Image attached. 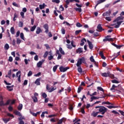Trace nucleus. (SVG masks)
<instances>
[{"label":"nucleus","mask_w":124,"mask_h":124,"mask_svg":"<svg viewBox=\"0 0 124 124\" xmlns=\"http://www.w3.org/2000/svg\"><path fill=\"white\" fill-rule=\"evenodd\" d=\"M120 20H124V16H119L116 19H115L113 21V23H115V22H117L116 24H113L111 25V26H115L114 28L115 29H118V28H120V26H121V25H122V23H123V21H120Z\"/></svg>","instance_id":"nucleus-1"},{"label":"nucleus","mask_w":124,"mask_h":124,"mask_svg":"<svg viewBox=\"0 0 124 124\" xmlns=\"http://www.w3.org/2000/svg\"><path fill=\"white\" fill-rule=\"evenodd\" d=\"M107 108H105V107L102 106L100 108H99L98 112L101 113L102 115H104V114L107 112Z\"/></svg>","instance_id":"nucleus-2"},{"label":"nucleus","mask_w":124,"mask_h":124,"mask_svg":"<svg viewBox=\"0 0 124 124\" xmlns=\"http://www.w3.org/2000/svg\"><path fill=\"white\" fill-rule=\"evenodd\" d=\"M106 96H108V94H105V95L103 96L102 97H95L94 96H92L91 97L90 102H93V100H94V99H99V98H105V97H106Z\"/></svg>","instance_id":"nucleus-3"},{"label":"nucleus","mask_w":124,"mask_h":124,"mask_svg":"<svg viewBox=\"0 0 124 124\" xmlns=\"http://www.w3.org/2000/svg\"><path fill=\"white\" fill-rule=\"evenodd\" d=\"M69 68H70L69 67H64L63 66H61L60 67L59 70L60 72H65V71H67Z\"/></svg>","instance_id":"nucleus-4"},{"label":"nucleus","mask_w":124,"mask_h":124,"mask_svg":"<svg viewBox=\"0 0 124 124\" xmlns=\"http://www.w3.org/2000/svg\"><path fill=\"white\" fill-rule=\"evenodd\" d=\"M46 89L48 91V93H52V92H54L57 88H54V87H52V88H50L49 87V85L47 84L46 86Z\"/></svg>","instance_id":"nucleus-5"},{"label":"nucleus","mask_w":124,"mask_h":124,"mask_svg":"<svg viewBox=\"0 0 124 124\" xmlns=\"http://www.w3.org/2000/svg\"><path fill=\"white\" fill-rule=\"evenodd\" d=\"M44 28L45 30H46V33H48L49 32V26L48 25V24H45L44 25Z\"/></svg>","instance_id":"nucleus-6"},{"label":"nucleus","mask_w":124,"mask_h":124,"mask_svg":"<svg viewBox=\"0 0 124 124\" xmlns=\"http://www.w3.org/2000/svg\"><path fill=\"white\" fill-rule=\"evenodd\" d=\"M40 81H41V78H37L34 83L36 84V86H40L41 83H40Z\"/></svg>","instance_id":"nucleus-7"},{"label":"nucleus","mask_w":124,"mask_h":124,"mask_svg":"<svg viewBox=\"0 0 124 124\" xmlns=\"http://www.w3.org/2000/svg\"><path fill=\"white\" fill-rule=\"evenodd\" d=\"M87 41L88 44L90 49H91V50L93 49V45L92 42L90 41V40H88Z\"/></svg>","instance_id":"nucleus-8"},{"label":"nucleus","mask_w":124,"mask_h":124,"mask_svg":"<svg viewBox=\"0 0 124 124\" xmlns=\"http://www.w3.org/2000/svg\"><path fill=\"white\" fill-rule=\"evenodd\" d=\"M111 14V10H108V11L106 12L103 14V16H110Z\"/></svg>","instance_id":"nucleus-9"},{"label":"nucleus","mask_w":124,"mask_h":124,"mask_svg":"<svg viewBox=\"0 0 124 124\" xmlns=\"http://www.w3.org/2000/svg\"><path fill=\"white\" fill-rule=\"evenodd\" d=\"M14 113L15 115H16V116H18L19 117H22V114H21V113L20 112V111L17 110H15L14 111Z\"/></svg>","instance_id":"nucleus-10"},{"label":"nucleus","mask_w":124,"mask_h":124,"mask_svg":"<svg viewBox=\"0 0 124 124\" xmlns=\"http://www.w3.org/2000/svg\"><path fill=\"white\" fill-rule=\"evenodd\" d=\"M97 29H98L99 30L98 31H99L100 32L101 31H104V29H102V27L101 26V24H99L97 27Z\"/></svg>","instance_id":"nucleus-11"},{"label":"nucleus","mask_w":124,"mask_h":124,"mask_svg":"<svg viewBox=\"0 0 124 124\" xmlns=\"http://www.w3.org/2000/svg\"><path fill=\"white\" fill-rule=\"evenodd\" d=\"M86 62V59L85 58L82 57L78 59V62Z\"/></svg>","instance_id":"nucleus-12"},{"label":"nucleus","mask_w":124,"mask_h":124,"mask_svg":"<svg viewBox=\"0 0 124 124\" xmlns=\"http://www.w3.org/2000/svg\"><path fill=\"white\" fill-rule=\"evenodd\" d=\"M66 121V119H65V118H62V119L59 120L57 124H62L63 122V123H64V122H65Z\"/></svg>","instance_id":"nucleus-13"},{"label":"nucleus","mask_w":124,"mask_h":124,"mask_svg":"<svg viewBox=\"0 0 124 124\" xmlns=\"http://www.w3.org/2000/svg\"><path fill=\"white\" fill-rule=\"evenodd\" d=\"M103 41L104 42H107V41L110 42V41H114V40H113V38H106L105 39H103Z\"/></svg>","instance_id":"nucleus-14"},{"label":"nucleus","mask_w":124,"mask_h":124,"mask_svg":"<svg viewBox=\"0 0 124 124\" xmlns=\"http://www.w3.org/2000/svg\"><path fill=\"white\" fill-rule=\"evenodd\" d=\"M99 55L103 60H105V59H106L105 56H104V54H103V51H100Z\"/></svg>","instance_id":"nucleus-15"},{"label":"nucleus","mask_w":124,"mask_h":124,"mask_svg":"<svg viewBox=\"0 0 124 124\" xmlns=\"http://www.w3.org/2000/svg\"><path fill=\"white\" fill-rule=\"evenodd\" d=\"M76 52L78 54H81V53H83V48L79 47L77 49Z\"/></svg>","instance_id":"nucleus-16"},{"label":"nucleus","mask_w":124,"mask_h":124,"mask_svg":"<svg viewBox=\"0 0 124 124\" xmlns=\"http://www.w3.org/2000/svg\"><path fill=\"white\" fill-rule=\"evenodd\" d=\"M84 41H85V42H87V40H86L85 38H83L81 40V43H80V46H83L84 44H85V42H84Z\"/></svg>","instance_id":"nucleus-17"},{"label":"nucleus","mask_w":124,"mask_h":124,"mask_svg":"<svg viewBox=\"0 0 124 124\" xmlns=\"http://www.w3.org/2000/svg\"><path fill=\"white\" fill-rule=\"evenodd\" d=\"M12 101V100L9 99H8L6 103H5V106H7V105H9V104H10V102Z\"/></svg>","instance_id":"nucleus-18"},{"label":"nucleus","mask_w":124,"mask_h":124,"mask_svg":"<svg viewBox=\"0 0 124 124\" xmlns=\"http://www.w3.org/2000/svg\"><path fill=\"white\" fill-rule=\"evenodd\" d=\"M45 6L46 5H45V3H43V4H40L39 5V8L40 9H44L45 8Z\"/></svg>","instance_id":"nucleus-19"},{"label":"nucleus","mask_w":124,"mask_h":124,"mask_svg":"<svg viewBox=\"0 0 124 124\" xmlns=\"http://www.w3.org/2000/svg\"><path fill=\"white\" fill-rule=\"evenodd\" d=\"M99 112L98 111V112H94V111H93L92 113V116H93V117H96V116H97V115H98V113Z\"/></svg>","instance_id":"nucleus-20"},{"label":"nucleus","mask_w":124,"mask_h":124,"mask_svg":"<svg viewBox=\"0 0 124 124\" xmlns=\"http://www.w3.org/2000/svg\"><path fill=\"white\" fill-rule=\"evenodd\" d=\"M66 4H64V6L65 8H67L68 7V4H69V0H66Z\"/></svg>","instance_id":"nucleus-21"},{"label":"nucleus","mask_w":124,"mask_h":124,"mask_svg":"<svg viewBox=\"0 0 124 124\" xmlns=\"http://www.w3.org/2000/svg\"><path fill=\"white\" fill-rule=\"evenodd\" d=\"M17 109L18 111H21V110L23 109V105L21 104H20L17 107Z\"/></svg>","instance_id":"nucleus-22"},{"label":"nucleus","mask_w":124,"mask_h":124,"mask_svg":"<svg viewBox=\"0 0 124 124\" xmlns=\"http://www.w3.org/2000/svg\"><path fill=\"white\" fill-rule=\"evenodd\" d=\"M31 98L33 99V102H34V103L37 102V101H38L37 97L32 96Z\"/></svg>","instance_id":"nucleus-23"},{"label":"nucleus","mask_w":124,"mask_h":124,"mask_svg":"<svg viewBox=\"0 0 124 124\" xmlns=\"http://www.w3.org/2000/svg\"><path fill=\"white\" fill-rule=\"evenodd\" d=\"M10 31L12 34H15V29H14V27L11 28Z\"/></svg>","instance_id":"nucleus-24"},{"label":"nucleus","mask_w":124,"mask_h":124,"mask_svg":"<svg viewBox=\"0 0 124 124\" xmlns=\"http://www.w3.org/2000/svg\"><path fill=\"white\" fill-rule=\"evenodd\" d=\"M0 107H2V106H5V103L3 101V100H2L0 101Z\"/></svg>","instance_id":"nucleus-25"},{"label":"nucleus","mask_w":124,"mask_h":124,"mask_svg":"<svg viewBox=\"0 0 124 124\" xmlns=\"http://www.w3.org/2000/svg\"><path fill=\"white\" fill-rule=\"evenodd\" d=\"M74 10H76V11H78L79 13L82 12V8H75Z\"/></svg>","instance_id":"nucleus-26"},{"label":"nucleus","mask_w":124,"mask_h":124,"mask_svg":"<svg viewBox=\"0 0 124 124\" xmlns=\"http://www.w3.org/2000/svg\"><path fill=\"white\" fill-rule=\"evenodd\" d=\"M2 120L4 122L5 124H7L9 121H10V118H8V119H5V118H3Z\"/></svg>","instance_id":"nucleus-27"},{"label":"nucleus","mask_w":124,"mask_h":124,"mask_svg":"<svg viewBox=\"0 0 124 124\" xmlns=\"http://www.w3.org/2000/svg\"><path fill=\"white\" fill-rule=\"evenodd\" d=\"M102 105H104V104H107L108 105H113V104H112L111 103H110L108 101V102H103L102 103Z\"/></svg>","instance_id":"nucleus-28"},{"label":"nucleus","mask_w":124,"mask_h":124,"mask_svg":"<svg viewBox=\"0 0 124 124\" xmlns=\"http://www.w3.org/2000/svg\"><path fill=\"white\" fill-rule=\"evenodd\" d=\"M40 31H41V29H40L39 27H38L36 31V33H37V34H39L40 33Z\"/></svg>","instance_id":"nucleus-29"},{"label":"nucleus","mask_w":124,"mask_h":124,"mask_svg":"<svg viewBox=\"0 0 124 124\" xmlns=\"http://www.w3.org/2000/svg\"><path fill=\"white\" fill-rule=\"evenodd\" d=\"M16 18H18V15L16 13L14 14V16L13 18V21L14 22H15L16 21Z\"/></svg>","instance_id":"nucleus-30"},{"label":"nucleus","mask_w":124,"mask_h":124,"mask_svg":"<svg viewBox=\"0 0 124 124\" xmlns=\"http://www.w3.org/2000/svg\"><path fill=\"white\" fill-rule=\"evenodd\" d=\"M23 26H24V23L22 21H19L18 23V27L19 28H23Z\"/></svg>","instance_id":"nucleus-31"},{"label":"nucleus","mask_w":124,"mask_h":124,"mask_svg":"<svg viewBox=\"0 0 124 124\" xmlns=\"http://www.w3.org/2000/svg\"><path fill=\"white\" fill-rule=\"evenodd\" d=\"M58 66H59V65H56L53 67V72H56V71H57V69H58Z\"/></svg>","instance_id":"nucleus-32"},{"label":"nucleus","mask_w":124,"mask_h":124,"mask_svg":"<svg viewBox=\"0 0 124 124\" xmlns=\"http://www.w3.org/2000/svg\"><path fill=\"white\" fill-rule=\"evenodd\" d=\"M74 1L78 2V3L80 2V0H69V3H70V2H74Z\"/></svg>","instance_id":"nucleus-33"},{"label":"nucleus","mask_w":124,"mask_h":124,"mask_svg":"<svg viewBox=\"0 0 124 124\" xmlns=\"http://www.w3.org/2000/svg\"><path fill=\"white\" fill-rule=\"evenodd\" d=\"M59 51H60L61 54H62V55H64V54H65L64 51H63V50H62V48L60 47L59 48Z\"/></svg>","instance_id":"nucleus-34"},{"label":"nucleus","mask_w":124,"mask_h":124,"mask_svg":"<svg viewBox=\"0 0 124 124\" xmlns=\"http://www.w3.org/2000/svg\"><path fill=\"white\" fill-rule=\"evenodd\" d=\"M102 76H103V77H108V76H109V74L107 73H104L102 74Z\"/></svg>","instance_id":"nucleus-35"},{"label":"nucleus","mask_w":124,"mask_h":124,"mask_svg":"<svg viewBox=\"0 0 124 124\" xmlns=\"http://www.w3.org/2000/svg\"><path fill=\"white\" fill-rule=\"evenodd\" d=\"M6 88L8 89V91H9V92H12V91H13V88H11L10 86H7Z\"/></svg>","instance_id":"nucleus-36"},{"label":"nucleus","mask_w":124,"mask_h":124,"mask_svg":"<svg viewBox=\"0 0 124 124\" xmlns=\"http://www.w3.org/2000/svg\"><path fill=\"white\" fill-rule=\"evenodd\" d=\"M86 106L84 105L82 108H81V112L82 114H85V108Z\"/></svg>","instance_id":"nucleus-37"},{"label":"nucleus","mask_w":124,"mask_h":124,"mask_svg":"<svg viewBox=\"0 0 124 124\" xmlns=\"http://www.w3.org/2000/svg\"><path fill=\"white\" fill-rule=\"evenodd\" d=\"M35 29H36V25H34L33 27H32L31 29V31H34Z\"/></svg>","instance_id":"nucleus-38"},{"label":"nucleus","mask_w":124,"mask_h":124,"mask_svg":"<svg viewBox=\"0 0 124 124\" xmlns=\"http://www.w3.org/2000/svg\"><path fill=\"white\" fill-rule=\"evenodd\" d=\"M80 32H82V30H79L76 31H75L76 35H78V34H79V33H80Z\"/></svg>","instance_id":"nucleus-39"},{"label":"nucleus","mask_w":124,"mask_h":124,"mask_svg":"<svg viewBox=\"0 0 124 124\" xmlns=\"http://www.w3.org/2000/svg\"><path fill=\"white\" fill-rule=\"evenodd\" d=\"M82 90H83V87L79 86L78 89V93H81V91H82Z\"/></svg>","instance_id":"nucleus-40"},{"label":"nucleus","mask_w":124,"mask_h":124,"mask_svg":"<svg viewBox=\"0 0 124 124\" xmlns=\"http://www.w3.org/2000/svg\"><path fill=\"white\" fill-rule=\"evenodd\" d=\"M112 83H113V84H119V83H120V82H119V81L116 80V79H113L111 80Z\"/></svg>","instance_id":"nucleus-41"},{"label":"nucleus","mask_w":124,"mask_h":124,"mask_svg":"<svg viewBox=\"0 0 124 124\" xmlns=\"http://www.w3.org/2000/svg\"><path fill=\"white\" fill-rule=\"evenodd\" d=\"M4 49L5 50H8L9 49V45L8 44H6L4 46Z\"/></svg>","instance_id":"nucleus-42"},{"label":"nucleus","mask_w":124,"mask_h":124,"mask_svg":"<svg viewBox=\"0 0 124 124\" xmlns=\"http://www.w3.org/2000/svg\"><path fill=\"white\" fill-rule=\"evenodd\" d=\"M12 5L14 6H15L16 7H20V5L17 3H16V2H14L13 3H12Z\"/></svg>","instance_id":"nucleus-43"},{"label":"nucleus","mask_w":124,"mask_h":124,"mask_svg":"<svg viewBox=\"0 0 124 124\" xmlns=\"http://www.w3.org/2000/svg\"><path fill=\"white\" fill-rule=\"evenodd\" d=\"M97 89L99 91H100V92H103V93H104V90L103 89V88H102V87H97Z\"/></svg>","instance_id":"nucleus-44"},{"label":"nucleus","mask_w":124,"mask_h":124,"mask_svg":"<svg viewBox=\"0 0 124 124\" xmlns=\"http://www.w3.org/2000/svg\"><path fill=\"white\" fill-rule=\"evenodd\" d=\"M90 61L91 62H96L95 61H94V59H93V57L92 56L90 58Z\"/></svg>","instance_id":"nucleus-45"},{"label":"nucleus","mask_w":124,"mask_h":124,"mask_svg":"<svg viewBox=\"0 0 124 124\" xmlns=\"http://www.w3.org/2000/svg\"><path fill=\"white\" fill-rule=\"evenodd\" d=\"M20 38H21L22 40L25 41V37H24V33L23 32L20 33Z\"/></svg>","instance_id":"nucleus-46"},{"label":"nucleus","mask_w":124,"mask_h":124,"mask_svg":"<svg viewBox=\"0 0 124 124\" xmlns=\"http://www.w3.org/2000/svg\"><path fill=\"white\" fill-rule=\"evenodd\" d=\"M8 109L9 112H12V111H13V107H12L11 106H9L8 108Z\"/></svg>","instance_id":"nucleus-47"},{"label":"nucleus","mask_w":124,"mask_h":124,"mask_svg":"<svg viewBox=\"0 0 124 124\" xmlns=\"http://www.w3.org/2000/svg\"><path fill=\"white\" fill-rule=\"evenodd\" d=\"M105 19L106 20H107V21H108V22H111V21H112V19H111V17L109 16L106 17Z\"/></svg>","instance_id":"nucleus-48"},{"label":"nucleus","mask_w":124,"mask_h":124,"mask_svg":"<svg viewBox=\"0 0 124 124\" xmlns=\"http://www.w3.org/2000/svg\"><path fill=\"white\" fill-rule=\"evenodd\" d=\"M78 72H79V73H82V68L81 67H78Z\"/></svg>","instance_id":"nucleus-49"},{"label":"nucleus","mask_w":124,"mask_h":124,"mask_svg":"<svg viewBox=\"0 0 124 124\" xmlns=\"http://www.w3.org/2000/svg\"><path fill=\"white\" fill-rule=\"evenodd\" d=\"M107 107L108 108V109H112V108H117V107L114 106H107Z\"/></svg>","instance_id":"nucleus-50"},{"label":"nucleus","mask_w":124,"mask_h":124,"mask_svg":"<svg viewBox=\"0 0 124 124\" xmlns=\"http://www.w3.org/2000/svg\"><path fill=\"white\" fill-rule=\"evenodd\" d=\"M100 3H102V1H101V0H98L97 3L96 4V5L95 6V8H96V6H97V5H98V4H100Z\"/></svg>","instance_id":"nucleus-51"},{"label":"nucleus","mask_w":124,"mask_h":124,"mask_svg":"<svg viewBox=\"0 0 124 124\" xmlns=\"http://www.w3.org/2000/svg\"><path fill=\"white\" fill-rule=\"evenodd\" d=\"M43 63V62H38L37 63V67H41V66H42Z\"/></svg>","instance_id":"nucleus-52"},{"label":"nucleus","mask_w":124,"mask_h":124,"mask_svg":"<svg viewBox=\"0 0 124 124\" xmlns=\"http://www.w3.org/2000/svg\"><path fill=\"white\" fill-rule=\"evenodd\" d=\"M61 31H62V34H65V30H64V28H62L61 29Z\"/></svg>","instance_id":"nucleus-53"},{"label":"nucleus","mask_w":124,"mask_h":124,"mask_svg":"<svg viewBox=\"0 0 124 124\" xmlns=\"http://www.w3.org/2000/svg\"><path fill=\"white\" fill-rule=\"evenodd\" d=\"M76 26L78 27V28H81L82 27V25L79 22H78L76 24Z\"/></svg>","instance_id":"nucleus-54"},{"label":"nucleus","mask_w":124,"mask_h":124,"mask_svg":"<svg viewBox=\"0 0 124 124\" xmlns=\"http://www.w3.org/2000/svg\"><path fill=\"white\" fill-rule=\"evenodd\" d=\"M31 75H32V72H31V71H30L28 74V77H31Z\"/></svg>","instance_id":"nucleus-55"},{"label":"nucleus","mask_w":124,"mask_h":124,"mask_svg":"<svg viewBox=\"0 0 124 124\" xmlns=\"http://www.w3.org/2000/svg\"><path fill=\"white\" fill-rule=\"evenodd\" d=\"M42 96H43L44 98H46V97H47V94H46L45 93H43Z\"/></svg>","instance_id":"nucleus-56"},{"label":"nucleus","mask_w":124,"mask_h":124,"mask_svg":"<svg viewBox=\"0 0 124 124\" xmlns=\"http://www.w3.org/2000/svg\"><path fill=\"white\" fill-rule=\"evenodd\" d=\"M115 88H117V86H116L115 84H113L112 88H110V91H113V90H115Z\"/></svg>","instance_id":"nucleus-57"},{"label":"nucleus","mask_w":124,"mask_h":124,"mask_svg":"<svg viewBox=\"0 0 124 124\" xmlns=\"http://www.w3.org/2000/svg\"><path fill=\"white\" fill-rule=\"evenodd\" d=\"M21 39H20V38H17L16 40L17 44H20V43H21Z\"/></svg>","instance_id":"nucleus-58"},{"label":"nucleus","mask_w":124,"mask_h":124,"mask_svg":"<svg viewBox=\"0 0 124 124\" xmlns=\"http://www.w3.org/2000/svg\"><path fill=\"white\" fill-rule=\"evenodd\" d=\"M7 116H8V117H12V118H15V116L14 115H13V114H11L9 113H8L7 114Z\"/></svg>","instance_id":"nucleus-59"},{"label":"nucleus","mask_w":124,"mask_h":124,"mask_svg":"<svg viewBox=\"0 0 124 124\" xmlns=\"http://www.w3.org/2000/svg\"><path fill=\"white\" fill-rule=\"evenodd\" d=\"M60 0H52V2H56V3H60Z\"/></svg>","instance_id":"nucleus-60"},{"label":"nucleus","mask_w":124,"mask_h":124,"mask_svg":"<svg viewBox=\"0 0 124 124\" xmlns=\"http://www.w3.org/2000/svg\"><path fill=\"white\" fill-rule=\"evenodd\" d=\"M20 15H21L22 18H25V13H24V12H21Z\"/></svg>","instance_id":"nucleus-61"},{"label":"nucleus","mask_w":124,"mask_h":124,"mask_svg":"<svg viewBox=\"0 0 124 124\" xmlns=\"http://www.w3.org/2000/svg\"><path fill=\"white\" fill-rule=\"evenodd\" d=\"M47 56H48V51H46L44 55V58H47Z\"/></svg>","instance_id":"nucleus-62"},{"label":"nucleus","mask_w":124,"mask_h":124,"mask_svg":"<svg viewBox=\"0 0 124 124\" xmlns=\"http://www.w3.org/2000/svg\"><path fill=\"white\" fill-rule=\"evenodd\" d=\"M18 121H23V120H25L24 117L20 116V117L18 118Z\"/></svg>","instance_id":"nucleus-63"},{"label":"nucleus","mask_w":124,"mask_h":124,"mask_svg":"<svg viewBox=\"0 0 124 124\" xmlns=\"http://www.w3.org/2000/svg\"><path fill=\"white\" fill-rule=\"evenodd\" d=\"M81 64H82V62H77V66H78V67H81Z\"/></svg>","instance_id":"nucleus-64"}]
</instances>
